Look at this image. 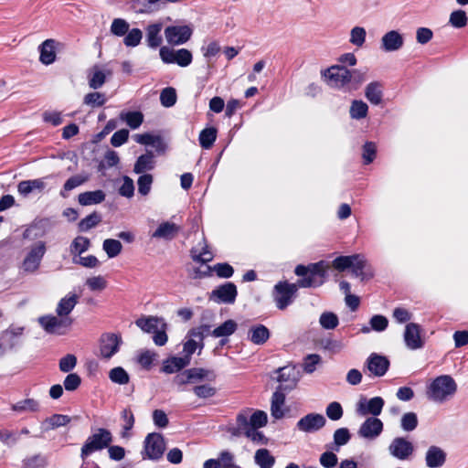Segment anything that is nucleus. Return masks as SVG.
I'll list each match as a JSON object with an SVG mask.
<instances>
[{
    "instance_id": "1",
    "label": "nucleus",
    "mask_w": 468,
    "mask_h": 468,
    "mask_svg": "<svg viewBox=\"0 0 468 468\" xmlns=\"http://www.w3.org/2000/svg\"><path fill=\"white\" fill-rule=\"evenodd\" d=\"M457 391L456 381L449 375L434 378L427 388V398L435 403H444L452 399Z\"/></svg>"
},
{
    "instance_id": "2",
    "label": "nucleus",
    "mask_w": 468,
    "mask_h": 468,
    "mask_svg": "<svg viewBox=\"0 0 468 468\" xmlns=\"http://www.w3.org/2000/svg\"><path fill=\"white\" fill-rule=\"evenodd\" d=\"M112 441V436L110 431L106 429H98L97 432L90 435L81 448V458L85 459L96 451L109 447Z\"/></svg>"
},
{
    "instance_id": "3",
    "label": "nucleus",
    "mask_w": 468,
    "mask_h": 468,
    "mask_svg": "<svg viewBox=\"0 0 468 468\" xmlns=\"http://www.w3.org/2000/svg\"><path fill=\"white\" fill-rule=\"evenodd\" d=\"M159 56L163 63L176 64L182 68L189 66L193 61L192 52L186 48L176 50L172 48L163 46L159 49Z\"/></svg>"
},
{
    "instance_id": "4",
    "label": "nucleus",
    "mask_w": 468,
    "mask_h": 468,
    "mask_svg": "<svg viewBox=\"0 0 468 468\" xmlns=\"http://www.w3.org/2000/svg\"><path fill=\"white\" fill-rule=\"evenodd\" d=\"M38 323L47 333L62 335L69 330L73 320L70 317L47 315L39 317Z\"/></svg>"
},
{
    "instance_id": "5",
    "label": "nucleus",
    "mask_w": 468,
    "mask_h": 468,
    "mask_svg": "<svg viewBox=\"0 0 468 468\" xmlns=\"http://www.w3.org/2000/svg\"><path fill=\"white\" fill-rule=\"evenodd\" d=\"M322 76L325 78L329 85L342 88L352 80L351 70L343 65H333L322 70Z\"/></svg>"
},
{
    "instance_id": "6",
    "label": "nucleus",
    "mask_w": 468,
    "mask_h": 468,
    "mask_svg": "<svg viewBox=\"0 0 468 468\" xmlns=\"http://www.w3.org/2000/svg\"><path fill=\"white\" fill-rule=\"evenodd\" d=\"M122 343V336L114 333H104L99 340V356L103 359H110L120 349Z\"/></svg>"
},
{
    "instance_id": "7",
    "label": "nucleus",
    "mask_w": 468,
    "mask_h": 468,
    "mask_svg": "<svg viewBox=\"0 0 468 468\" xmlns=\"http://www.w3.org/2000/svg\"><path fill=\"white\" fill-rule=\"evenodd\" d=\"M297 292V285L287 282H280L274 286L273 298L276 306L280 310L285 309L292 303L293 297Z\"/></svg>"
},
{
    "instance_id": "8",
    "label": "nucleus",
    "mask_w": 468,
    "mask_h": 468,
    "mask_svg": "<svg viewBox=\"0 0 468 468\" xmlns=\"http://www.w3.org/2000/svg\"><path fill=\"white\" fill-rule=\"evenodd\" d=\"M193 29L190 26H168L165 28V37L171 46H179L186 43L192 37Z\"/></svg>"
},
{
    "instance_id": "9",
    "label": "nucleus",
    "mask_w": 468,
    "mask_h": 468,
    "mask_svg": "<svg viewBox=\"0 0 468 468\" xmlns=\"http://www.w3.org/2000/svg\"><path fill=\"white\" fill-rule=\"evenodd\" d=\"M45 251L46 246L43 241H38L36 244H34L23 261V270L27 272L36 271L39 267L41 259L43 258Z\"/></svg>"
},
{
    "instance_id": "10",
    "label": "nucleus",
    "mask_w": 468,
    "mask_h": 468,
    "mask_svg": "<svg viewBox=\"0 0 468 468\" xmlns=\"http://www.w3.org/2000/svg\"><path fill=\"white\" fill-rule=\"evenodd\" d=\"M389 453L401 461L408 460L414 452V446L411 441L403 437H396L388 446Z\"/></svg>"
},
{
    "instance_id": "11",
    "label": "nucleus",
    "mask_w": 468,
    "mask_h": 468,
    "mask_svg": "<svg viewBox=\"0 0 468 468\" xmlns=\"http://www.w3.org/2000/svg\"><path fill=\"white\" fill-rule=\"evenodd\" d=\"M165 449L164 438L159 433H150L144 440V452L149 459H159Z\"/></svg>"
},
{
    "instance_id": "12",
    "label": "nucleus",
    "mask_w": 468,
    "mask_h": 468,
    "mask_svg": "<svg viewBox=\"0 0 468 468\" xmlns=\"http://www.w3.org/2000/svg\"><path fill=\"white\" fill-rule=\"evenodd\" d=\"M383 431V422L376 417H368L359 427L357 434L359 437L373 441L377 439Z\"/></svg>"
},
{
    "instance_id": "13",
    "label": "nucleus",
    "mask_w": 468,
    "mask_h": 468,
    "mask_svg": "<svg viewBox=\"0 0 468 468\" xmlns=\"http://www.w3.org/2000/svg\"><path fill=\"white\" fill-rule=\"evenodd\" d=\"M367 370L375 377L384 376L389 367V360L388 357L372 353L365 362Z\"/></svg>"
},
{
    "instance_id": "14",
    "label": "nucleus",
    "mask_w": 468,
    "mask_h": 468,
    "mask_svg": "<svg viewBox=\"0 0 468 468\" xmlns=\"http://www.w3.org/2000/svg\"><path fill=\"white\" fill-rule=\"evenodd\" d=\"M383 406L384 400L380 397H375L370 399L361 398L357 403L356 411L362 416L371 414L373 417H376L381 413Z\"/></svg>"
},
{
    "instance_id": "15",
    "label": "nucleus",
    "mask_w": 468,
    "mask_h": 468,
    "mask_svg": "<svg viewBox=\"0 0 468 468\" xmlns=\"http://www.w3.org/2000/svg\"><path fill=\"white\" fill-rule=\"evenodd\" d=\"M325 422L322 414L310 413L298 420L297 428L303 432H314L323 428Z\"/></svg>"
},
{
    "instance_id": "16",
    "label": "nucleus",
    "mask_w": 468,
    "mask_h": 468,
    "mask_svg": "<svg viewBox=\"0 0 468 468\" xmlns=\"http://www.w3.org/2000/svg\"><path fill=\"white\" fill-rule=\"evenodd\" d=\"M237 287L232 282H227L213 290L210 299L218 303H233L237 297Z\"/></svg>"
},
{
    "instance_id": "17",
    "label": "nucleus",
    "mask_w": 468,
    "mask_h": 468,
    "mask_svg": "<svg viewBox=\"0 0 468 468\" xmlns=\"http://www.w3.org/2000/svg\"><path fill=\"white\" fill-rule=\"evenodd\" d=\"M216 378V374L212 370L205 368H190L186 370L180 377V384H186L189 382H197L201 380L212 381Z\"/></svg>"
},
{
    "instance_id": "18",
    "label": "nucleus",
    "mask_w": 468,
    "mask_h": 468,
    "mask_svg": "<svg viewBox=\"0 0 468 468\" xmlns=\"http://www.w3.org/2000/svg\"><path fill=\"white\" fill-rule=\"evenodd\" d=\"M404 341L410 349L421 348L423 341L420 336V326L415 323L408 324L404 332Z\"/></svg>"
},
{
    "instance_id": "19",
    "label": "nucleus",
    "mask_w": 468,
    "mask_h": 468,
    "mask_svg": "<svg viewBox=\"0 0 468 468\" xmlns=\"http://www.w3.org/2000/svg\"><path fill=\"white\" fill-rule=\"evenodd\" d=\"M403 45V36L397 30L387 32L381 38V49L385 52L397 51L400 49Z\"/></svg>"
},
{
    "instance_id": "20",
    "label": "nucleus",
    "mask_w": 468,
    "mask_h": 468,
    "mask_svg": "<svg viewBox=\"0 0 468 468\" xmlns=\"http://www.w3.org/2000/svg\"><path fill=\"white\" fill-rule=\"evenodd\" d=\"M446 462V452L438 446L432 445L425 453V463L429 468H440Z\"/></svg>"
},
{
    "instance_id": "21",
    "label": "nucleus",
    "mask_w": 468,
    "mask_h": 468,
    "mask_svg": "<svg viewBox=\"0 0 468 468\" xmlns=\"http://www.w3.org/2000/svg\"><path fill=\"white\" fill-rule=\"evenodd\" d=\"M180 227L174 222H162L152 233V238L162 239H173L178 234Z\"/></svg>"
},
{
    "instance_id": "22",
    "label": "nucleus",
    "mask_w": 468,
    "mask_h": 468,
    "mask_svg": "<svg viewBox=\"0 0 468 468\" xmlns=\"http://www.w3.org/2000/svg\"><path fill=\"white\" fill-rule=\"evenodd\" d=\"M135 324L146 333H154L159 330V328L166 327V324L164 320L156 316L141 317L136 320Z\"/></svg>"
},
{
    "instance_id": "23",
    "label": "nucleus",
    "mask_w": 468,
    "mask_h": 468,
    "mask_svg": "<svg viewBox=\"0 0 468 468\" xmlns=\"http://www.w3.org/2000/svg\"><path fill=\"white\" fill-rule=\"evenodd\" d=\"M55 43L54 39H46L38 47L42 64L50 65L56 60Z\"/></svg>"
},
{
    "instance_id": "24",
    "label": "nucleus",
    "mask_w": 468,
    "mask_h": 468,
    "mask_svg": "<svg viewBox=\"0 0 468 468\" xmlns=\"http://www.w3.org/2000/svg\"><path fill=\"white\" fill-rule=\"evenodd\" d=\"M365 97L373 105H379L383 100V84L372 81L365 89Z\"/></svg>"
},
{
    "instance_id": "25",
    "label": "nucleus",
    "mask_w": 468,
    "mask_h": 468,
    "mask_svg": "<svg viewBox=\"0 0 468 468\" xmlns=\"http://www.w3.org/2000/svg\"><path fill=\"white\" fill-rule=\"evenodd\" d=\"M162 24L154 23L147 26L146 31V45L153 49L157 48L162 44L163 38L161 36Z\"/></svg>"
},
{
    "instance_id": "26",
    "label": "nucleus",
    "mask_w": 468,
    "mask_h": 468,
    "mask_svg": "<svg viewBox=\"0 0 468 468\" xmlns=\"http://www.w3.org/2000/svg\"><path fill=\"white\" fill-rule=\"evenodd\" d=\"M48 177L21 181L17 186V191L23 196H27L33 191L41 192L46 187L45 180Z\"/></svg>"
},
{
    "instance_id": "27",
    "label": "nucleus",
    "mask_w": 468,
    "mask_h": 468,
    "mask_svg": "<svg viewBox=\"0 0 468 468\" xmlns=\"http://www.w3.org/2000/svg\"><path fill=\"white\" fill-rule=\"evenodd\" d=\"M133 138H134L135 142H137L141 144L152 145L159 153H162L165 151V144L159 135H155V134H152V133H143V134H135Z\"/></svg>"
},
{
    "instance_id": "28",
    "label": "nucleus",
    "mask_w": 468,
    "mask_h": 468,
    "mask_svg": "<svg viewBox=\"0 0 468 468\" xmlns=\"http://www.w3.org/2000/svg\"><path fill=\"white\" fill-rule=\"evenodd\" d=\"M78 303V296L74 293H70L62 298L56 309L58 316L69 317V314L74 309Z\"/></svg>"
},
{
    "instance_id": "29",
    "label": "nucleus",
    "mask_w": 468,
    "mask_h": 468,
    "mask_svg": "<svg viewBox=\"0 0 468 468\" xmlns=\"http://www.w3.org/2000/svg\"><path fill=\"white\" fill-rule=\"evenodd\" d=\"M105 199L102 190L87 191L79 195L78 201L81 206H90L101 203Z\"/></svg>"
},
{
    "instance_id": "30",
    "label": "nucleus",
    "mask_w": 468,
    "mask_h": 468,
    "mask_svg": "<svg viewBox=\"0 0 468 468\" xmlns=\"http://www.w3.org/2000/svg\"><path fill=\"white\" fill-rule=\"evenodd\" d=\"M285 402V395L282 392V386H280L277 390L273 393L271 398V415L275 419H281L283 417L282 406Z\"/></svg>"
},
{
    "instance_id": "31",
    "label": "nucleus",
    "mask_w": 468,
    "mask_h": 468,
    "mask_svg": "<svg viewBox=\"0 0 468 468\" xmlns=\"http://www.w3.org/2000/svg\"><path fill=\"white\" fill-rule=\"evenodd\" d=\"M189 362L190 358L188 356L183 357L173 356L165 362L162 370L165 373L172 374L186 367Z\"/></svg>"
},
{
    "instance_id": "32",
    "label": "nucleus",
    "mask_w": 468,
    "mask_h": 468,
    "mask_svg": "<svg viewBox=\"0 0 468 468\" xmlns=\"http://www.w3.org/2000/svg\"><path fill=\"white\" fill-rule=\"evenodd\" d=\"M249 426V411H242L237 416L236 426L229 427V432L236 437L246 435Z\"/></svg>"
},
{
    "instance_id": "33",
    "label": "nucleus",
    "mask_w": 468,
    "mask_h": 468,
    "mask_svg": "<svg viewBox=\"0 0 468 468\" xmlns=\"http://www.w3.org/2000/svg\"><path fill=\"white\" fill-rule=\"evenodd\" d=\"M269 337L270 331L266 326L262 324H259L250 329L249 338L255 345L264 344L269 339Z\"/></svg>"
},
{
    "instance_id": "34",
    "label": "nucleus",
    "mask_w": 468,
    "mask_h": 468,
    "mask_svg": "<svg viewBox=\"0 0 468 468\" xmlns=\"http://www.w3.org/2000/svg\"><path fill=\"white\" fill-rule=\"evenodd\" d=\"M89 180V176L87 174H79L69 177L64 184L63 188L60 191V196L62 197H68V192L73 190L74 188L83 185Z\"/></svg>"
},
{
    "instance_id": "35",
    "label": "nucleus",
    "mask_w": 468,
    "mask_h": 468,
    "mask_svg": "<svg viewBox=\"0 0 468 468\" xmlns=\"http://www.w3.org/2000/svg\"><path fill=\"white\" fill-rule=\"evenodd\" d=\"M199 246L201 247L200 249H198V247H195L191 250L193 260L202 263L212 261L213 254L208 250V246L205 239H203V241L199 244Z\"/></svg>"
},
{
    "instance_id": "36",
    "label": "nucleus",
    "mask_w": 468,
    "mask_h": 468,
    "mask_svg": "<svg viewBox=\"0 0 468 468\" xmlns=\"http://www.w3.org/2000/svg\"><path fill=\"white\" fill-rule=\"evenodd\" d=\"M90 246V241L88 238L82 236L75 238L69 247L72 258L80 256L83 252L89 250Z\"/></svg>"
},
{
    "instance_id": "37",
    "label": "nucleus",
    "mask_w": 468,
    "mask_h": 468,
    "mask_svg": "<svg viewBox=\"0 0 468 468\" xmlns=\"http://www.w3.org/2000/svg\"><path fill=\"white\" fill-rule=\"evenodd\" d=\"M11 409L19 413L36 412L39 410V403L34 399H27L12 404Z\"/></svg>"
},
{
    "instance_id": "38",
    "label": "nucleus",
    "mask_w": 468,
    "mask_h": 468,
    "mask_svg": "<svg viewBox=\"0 0 468 468\" xmlns=\"http://www.w3.org/2000/svg\"><path fill=\"white\" fill-rule=\"evenodd\" d=\"M449 25L453 28L460 29L463 28L468 24V16L464 10L457 9L450 14Z\"/></svg>"
},
{
    "instance_id": "39",
    "label": "nucleus",
    "mask_w": 468,
    "mask_h": 468,
    "mask_svg": "<svg viewBox=\"0 0 468 468\" xmlns=\"http://www.w3.org/2000/svg\"><path fill=\"white\" fill-rule=\"evenodd\" d=\"M255 463L261 468H271L274 465L275 458L267 449H259L255 452Z\"/></svg>"
},
{
    "instance_id": "40",
    "label": "nucleus",
    "mask_w": 468,
    "mask_h": 468,
    "mask_svg": "<svg viewBox=\"0 0 468 468\" xmlns=\"http://www.w3.org/2000/svg\"><path fill=\"white\" fill-rule=\"evenodd\" d=\"M217 129L214 127H207L199 133L200 145L205 149H209L217 138Z\"/></svg>"
},
{
    "instance_id": "41",
    "label": "nucleus",
    "mask_w": 468,
    "mask_h": 468,
    "mask_svg": "<svg viewBox=\"0 0 468 468\" xmlns=\"http://www.w3.org/2000/svg\"><path fill=\"white\" fill-rule=\"evenodd\" d=\"M237 323L234 320H227L221 325L212 330V336L223 337L232 335L237 329Z\"/></svg>"
},
{
    "instance_id": "42",
    "label": "nucleus",
    "mask_w": 468,
    "mask_h": 468,
    "mask_svg": "<svg viewBox=\"0 0 468 468\" xmlns=\"http://www.w3.org/2000/svg\"><path fill=\"white\" fill-rule=\"evenodd\" d=\"M177 100L176 90L173 87H166L160 93V101L164 107L169 108L176 104Z\"/></svg>"
},
{
    "instance_id": "43",
    "label": "nucleus",
    "mask_w": 468,
    "mask_h": 468,
    "mask_svg": "<svg viewBox=\"0 0 468 468\" xmlns=\"http://www.w3.org/2000/svg\"><path fill=\"white\" fill-rule=\"evenodd\" d=\"M276 373L278 374L276 380L280 383L291 382L292 385H295L297 382V378L294 376V367H280L276 370Z\"/></svg>"
},
{
    "instance_id": "44",
    "label": "nucleus",
    "mask_w": 468,
    "mask_h": 468,
    "mask_svg": "<svg viewBox=\"0 0 468 468\" xmlns=\"http://www.w3.org/2000/svg\"><path fill=\"white\" fill-rule=\"evenodd\" d=\"M102 248L109 258H114L121 253L122 245L117 239H107L103 241Z\"/></svg>"
},
{
    "instance_id": "45",
    "label": "nucleus",
    "mask_w": 468,
    "mask_h": 468,
    "mask_svg": "<svg viewBox=\"0 0 468 468\" xmlns=\"http://www.w3.org/2000/svg\"><path fill=\"white\" fill-rule=\"evenodd\" d=\"M143 38V32L139 28L129 29L123 38V44L128 48L137 47Z\"/></svg>"
},
{
    "instance_id": "46",
    "label": "nucleus",
    "mask_w": 468,
    "mask_h": 468,
    "mask_svg": "<svg viewBox=\"0 0 468 468\" xmlns=\"http://www.w3.org/2000/svg\"><path fill=\"white\" fill-rule=\"evenodd\" d=\"M309 271V275L316 278L317 280H322L324 282L326 271L329 268V265L324 261H321L319 262L310 264L307 266Z\"/></svg>"
},
{
    "instance_id": "47",
    "label": "nucleus",
    "mask_w": 468,
    "mask_h": 468,
    "mask_svg": "<svg viewBox=\"0 0 468 468\" xmlns=\"http://www.w3.org/2000/svg\"><path fill=\"white\" fill-rule=\"evenodd\" d=\"M129 23L123 18H114L111 25V33L116 37H124L130 29Z\"/></svg>"
},
{
    "instance_id": "48",
    "label": "nucleus",
    "mask_w": 468,
    "mask_h": 468,
    "mask_svg": "<svg viewBox=\"0 0 468 468\" xmlns=\"http://www.w3.org/2000/svg\"><path fill=\"white\" fill-rule=\"evenodd\" d=\"M249 411V425L252 429H259L266 425L267 423V414L264 411L258 410L254 413L250 414V410Z\"/></svg>"
},
{
    "instance_id": "49",
    "label": "nucleus",
    "mask_w": 468,
    "mask_h": 468,
    "mask_svg": "<svg viewBox=\"0 0 468 468\" xmlns=\"http://www.w3.org/2000/svg\"><path fill=\"white\" fill-rule=\"evenodd\" d=\"M368 112L367 104L362 100H354L350 107V117H367Z\"/></svg>"
},
{
    "instance_id": "50",
    "label": "nucleus",
    "mask_w": 468,
    "mask_h": 468,
    "mask_svg": "<svg viewBox=\"0 0 468 468\" xmlns=\"http://www.w3.org/2000/svg\"><path fill=\"white\" fill-rule=\"evenodd\" d=\"M153 167V155L151 154H146L141 155L136 161L134 165V172L137 174H141L146 170L152 169Z\"/></svg>"
},
{
    "instance_id": "51",
    "label": "nucleus",
    "mask_w": 468,
    "mask_h": 468,
    "mask_svg": "<svg viewBox=\"0 0 468 468\" xmlns=\"http://www.w3.org/2000/svg\"><path fill=\"white\" fill-rule=\"evenodd\" d=\"M367 32L362 27H355L351 29L349 42L356 47H362L366 41Z\"/></svg>"
},
{
    "instance_id": "52",
    "label": "nucleus",
    "mask_w": 468,
    "mask_h": 468,
    "mask_svg": "<svg viewBox=\"0 0 468 468\" xmlns=\"http://www.w3.org/2000/svg\"><path fill=\"white\" fill-rule=\"evenodd\" d=\"M109 378L112 382L120 385H124L129 382L128 373L121 367L112 368L109 372Z\"/></svg>"
},
{
    "instance_id": "53",
    "label": "nucleus",
    "mask_w": 468,
    "mask_h": 468,
    "mask_svg": "<svg viewBox=\"0 0 468 468\" xmlns=\"http://www.w3.org/2000/svg\"><path fill=\"white\" fill-rule=\"evenodd\" d=\"M101 220V217L97 212H93L84 218L80 223L79 228L81 231H87L90 229L95 227Z\"/></svg>"
},
{
    "instance_id": "54",
    "label": "nucleus",
    "mask_w": 468,
    "mask_h": 468,
    "mask_svg": "<svg viewBox=\"0 0 468 468\" xmlns=\"http://www.w3.org/2000/svg\"><path fill=\"white\" fill-rule=\"evenodd\" d=\"M418 425V417L414 412H407L401 418V428L405 431H412Z\"/></svg>"
},
{
    "instance_id": "55",
    "label": "nucleus",
    "mask_w": 468,
    "mask_h": 468,
    "mask_svg": "<svg viewBox=\"0 0 468 468\" xmlns=\"http://www.w3.org/2000/svg\"><path fill=\"white\" fill-rule=\"evenodd\" d=\"M72 262L85 268H97L100 265L99 260L93 255L73 257Z\"/></svg>"
},
{
    "instance_id": "56",
    "label": "nucleus",
    "mask_w": 468,
    "mask_h": 468,
    "mask_svg": "<svg viewBox=\"0 0 468 468\" xmlns=\"http://www.w3.org/2000/svg\"><path fill=\"white\" fill-rule=\"evenodd\" d=\"M86 285L93 292H101L107 286V282L102 276H94L86 280Z\"/></svg>"
},
{
    "instance_id": "57",
    "label": "nucleus",
    "mask_w": 468,
    "mask_h": 468,
    "mask_svg": "<svg viewBox=\"0 0 468 468\" xmlns=\"http://www.w3.org/2000/svg\"><path fill=\"white\" fill-rule=\"evenodd\" d=\"M320 363L321 357L319 355H308L303 360V368L305 373L312 374L316 369V366L319 365Z\"/></svg>"
},
{
    "instance_id": "58",
    "label": "nucleus",
    "mask_w": 468,
    "mask_h": 468,
    "mask_svg": "<svg viewBox=\"0 0 468 468\" xmlns=\"http://www.w3.org/2000/svg\"><path fill=\"white\" fill-rule=\"evenodd\" d=\"M319 322L324 328L334 329L338 324V318L334 313L326 312L321 314Z\"/></svg>"
},
{
    "instance_id": "59",
    "label": "nucleus",
    "mask_w": 468,
    "mask_h": 468,
    "mask_svg": "<svg viewBox=\"0 0 468 468\" xmlns=\"http://www.w3.org/2000/svg\"><path fill=\"white\" fill-rule=\"evenodd\" d=\"M350 440V433L346 428L337 429L334 433V442L336 446V450L340 446L346 444Z\"/></svg>"
},
{
    "instance_id": "60",
    "label": "nucleus",
    "mask_w": 468,
    "mask_h": 468,
    "mask_svg": "<svg viewBox=\"0 0 468 468\" xmlns=\"http://www.w3.org/2000/svg\"><path fill=\"white\" fill-rule=\"evenodd\" d=\"M105 101V95L100 92H90L84 97V102L92 107L101 106Z\"/></svg>"
},
{
    "instance_id": "61",
    "label": "nucleus",
    "mask_w": 468,
    "mask_h": 468,
    "mask_svg": "<svg viewBox=\"0 0 468 468\" xmlns=\"http://www.w3.org/2000/svg\"><path fill=\"white\" fill-rule=\"evenodd\" d=\"M194 393L201 399H208L215 396L217 388L209 385H199L193 388Z\"/></svg>"
},
{
    "instance_id": "62",
    "label": "nucleus",
    "mask_w": 468,
    "mask_h": 468,
    "mask_svg": "<svg viewBox=\"0 0 468 468\" xmlns=\"http://www.w3.org/2000/svg\"><path fill=\"white\" fill-rule=\"evenodd\" d=\"M352 265L350 268H352L353 273L356 276H360L363 274V270L366 267V260L364 257L360 254H355L352 255Z\"/></svg>"
},
{
    "instance_id": "63",
    "label": "nucleus",
    "mask_w": 468,
    "mask_h": 468,
    "mask_svg": "<svg viewBox=\"0 0 468 468\" xmlns=\"http://www.w3.org/2000/svg\"><path fill=\"white\" fill-rule=\"evenodd\" d=\"M433 32L428 27H419L416 31V40L419 44L425 45L432 39Z\"/></svg>"
},
{
    "instance_id": "64",
    "label": "nucleus",
    "mask_w": 468,
    "mask_h": 468,
    "mask_svg": "<svg viewBox=\"0 0 468 468\" xmlns=\"http://www.w3.org/2000/svg\"><path fill=\"white\" fill-rule=\"evenodd\" d=\"M337 456L332 452H325L320 456V463L325 468H333L337 464Z\"/></svg>"
}]
</instances>
